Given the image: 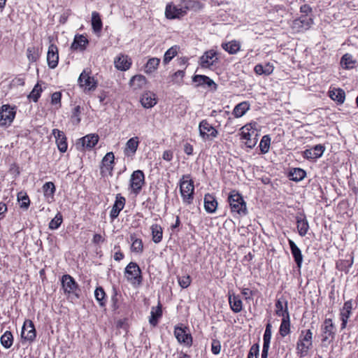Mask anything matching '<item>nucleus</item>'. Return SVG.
<instances>
[{
    "label": "nucleus",
    "mask_w": 358,
    "mask_h": 358,
    "mask_svg": "<svg viewBox=\"0 0 358 358\" xmlns=\"http://www.w3.org/2000/svg\"><path fill=\"white\" fill-rule=\"evenodd\" d=\"M184 5L175 6L168 4L166 7L165 15L169 19L180 18L187 13V10L199 4V2L192 0H185Z\"/></svg>",
    "instance_id": "nucleus-1"
},
{
    "label": "nucleus",
    "mask_w": 358,
    "mask_h": 358,
    "mask_svg": "<svg viewBox=\"0 0 358 358\" xmlns=\"http://www.w3.org/2000/svg\"><path fill=\"white\" fill-rule=\"evenodd\" d=\"M189 178V176H183L180 182V194L183 202L186 204H191L194 199V182L192 180H184Z\"/></svg>",
    "instance_id": "nucleus-2"
},
{
    "label": "nucleus",
    "mask_w": 358,
    "mask_h": 358,
    "mask_svg": "<svg viewBox=\"0 0 358 358\" xmlns=\"http://www.w3.org/2000/svg\"><path fill=\"white\" fill-rule=\"evenodd\" d=\"M231 209L241 215H245L247 213L246 203L243 196L236 191L233 190L230 192L228 197Z\"/></svg>",
    "instance_id": "nucleus-3"
},
{
    "label": "nucleus",
    "mask_w": 358,
    "mask_h": 358,
    "mask_svg": "<svg viewBox=\"0 0 358 358\" xmlns=\"http://www.w3.org/2000/svg\"><path fill=\"white\" fill-rule=\"evenodd\" d=\"M62 287L65 294L69 296H74L76 299L79 298L80 291L78 283L75 281L73 278L69 274L63 275L61 279Z\"/></svg>",
    "instance_id": "nucleus-4"
},
{
    "label": "nucleus",
    "mask_w": 358,
    "mask_h": 358,
    "mask_svg": "<svg viewBox=\"0 0 358 358\" xmlns=\"http://www.w3.org/2000/svg\"><path fill=\"white\" fill-rule=\"evenodd\" d=\"M313 333L310 329L302 331L297 342L296 349L301 356L307 353L312 347Z\"/></svg>",
    "instance_id": "nucleus-5"
},
{
    "label": "nucleus",
    "mask_w": 358,
    "mask_h": 358,
    "mask_svg": "<svg viewBox=\"0 0 358 358\" xmlns=\"http://www.w3.org/2000/svg\"><path fill=\"white\" fill-rule=\"evenodd\" d=\"M125 276L132 284L140 285L142 281L141 271L135 262H130L125 268Z\"/></svg>",
    "instance_id": "nucleus-6"
},
{
    "label": "nucleus",
    "mask_w": 358,
    "mask_h": 358,
    "mask_svg": "<svg viewBox=\"0 0 358 358\" xmlns=\"http://www.w3.org/2000/svg\"><path fill=\"white\" fill-rule=\"evenodd\" d=\"M90 71L84 70L78 80L80 87L83 88L85 92L94 91L97 86L96 81L90 76Z\"/></svg>",
    "instance_id": "nucleus-7"
},
{
    "label": "nucleus",
    "mask_w": 358,
    "mask_h": 358,
    "mask_svg": "<svg viewBox=\"0 0 358 358\" xmlns=\"http://www.w3.org/2000/svg\"><path fill=\"white\" fill-rule=\"evenodd\" d=\"M200 136L205 141H211L218 135L217 130L206 120H202L199 125Z\"/></svg>",
    "instance_id": "nucleus-8"
},
{
    "label": "nucleus",
    "mask_w": 358,
    "mask_h": 358,
    "mask_svg": "<svg viewBox=\"0 0 358 358\" xmlns=\"http://www.w3.org/2000/svg\"><path fill=\"white\" fill-rule=\"evenodd\" d=\"M99 139V138L97 134H91L86 135L78 140L76 143V149L80 151H84L85 149L91 150L97 144Z\"/></svg>",
    "instance_id": "nucleus-9"
},
{
    "label": "nucleus",
    "mask_w": 358,
    "mask_h": 358,
    "mask_svg": "<svg viewBox=\"0 0 358 358\" xmlns=\"http://www.w3.org/2000/svg\"><path fill=\"white\" fill-rule=\"evenodd\" d=\"M145 183V176L142 171L137 170L133 172L130 178V187L132 192L138 194L141 191Z\"/></svg>",
    "instance_id": "nucleus-10"
},
{
    "label": "nucleus",
    "mask_w": 358,
    "mask_h": 358,
    "mask_svg": "<svg viewBox=\"0 0 358 358\" xmlns=\"http://www.w3.org/2000/svg\"><path fill=\"white\" fill-rule=\"evenodd\" d=\"M241 138L245 140V144L248 148H254L257 142V133L249 125H245L241 129Z\"/></svg>",
    "instance_id": "nucleus-11"
},
{
    "label": "nucleus",
    "mask_w": 358,
    "mask_h": 358,
    "mask_svg": "<svg viewBox=\"0 0 358 358\" xmlns=\"http://www.w3.org/2000/svg\"><path fill=\"white\" fill-rule=\"evenodd\" d=\"M174 335L180 343L187 347L192 345V337L188 328L176 327L174 329Z\"/></svg>",
    "instance_id": "nucleus-12"
},
{
    "label": "nucleus",
    "mask_w": 358,
    "mask_h": 358,
    "mask_svg": "<svg viewBox=\"0 0 358 358\" xmlns=\"http://www.w3.org/2000/svg\"><path fill=\"white\" fill-rule=\"evenodd\" d=\"M15 115L14 108L9 105H3L0 108V125L5 126L10 124Z\"/></svg>",
    "instance_id": "nucleus-13"
},
{
    "label": "nucleus",
    "mask_w": 358,
    "mask_h": 358,
    "mask_svg": "<svg viewBox=\"0 0 358 358\" xmlns=\"http://www.w3.org/2000/svg\"><path fill=\"white\" fill-rule=\"evenodd\" d=\"M218 60L217 52L213 50H210L203 53L199 59V64L202 68H210Z\"/></svg>",
    "instance_id": "nucleus-14"
},
{
    "label": "nucleus",
    "mask_w": 358,
    "mask_h": 358,
    "mask_svg": "<svg viewBox=\"0 0 358 358\" xmlns=\"http://www.w3.org/2000/svg\"><path fill=\"white\" fill-rule=\"evenodd\" d=\"M115 156L113 152H108L102 159L101 166V173L104 176L107 173L109 175H112L113 166H114Z\"/></svg>",
    "instance_id": "nucleus-15"
},
{
    "label": "nucleus",
    "mask_w": 358,
    "mask_h": 358,
    "mask_svg": "<svg viewBox=\"0 0 358 358\" xmlns=\"http://www.w3.org/2000/svg\"><path fill=\"white\" fill-rule=\"evenodd\" d=\"M313 20L306 16H301L292 21L291 27L296 32L303 31L310 28Z\"/></svg>",
    "instance_id": "nucleus-16"
},
{
    "label": "nucleus",
    "mask_w": 358,
    "mask_h": 358,
    "mask_svg": "<svg viewBox=\"0 0 358 358\" xmlns=\"http://www.w3.org/2000/svg\"><path fill=\"white\" fill-rule=\"evenodd\" d=\"M36 332L34 323L31 320H26L21 332L22 338L32 342L36 338Z\"/></svg>",
    "instance_id": "nucleus-17"
},
{
    "label": "nucleus",
    "mask_w": 358,
    "mask_h": 358,
    "mask_svg": "<svg viewBox=\"0 0 358 358\" xmlns=\"http://www.w3.org/2000/svg\"><path fill=\"white\" fill-rule=\"evenodd\" d=\"M325 150L324 145L321 144L316 145L310 149H306L303 152V156L308 159H316L320 157Z\"/></svg>",
    "instance_id": "nucleus-18"
},
{
    "label": "nucleus",
    "mask_w": 358,
    "mask_h": 358,
    "mask_svg": "<svg viewBox=\"0 0 358 358\" xmlns=\"http://www.w3.org/2000/svg\"><path fill=\"white\" fill-rule=\"evenodd\" d=\"M59 55L57 47L51 44L48 48L47 62L50 69H55L58 64Z\"/></svg>",
    "instance_id": "nucleus-19"
},
{
    "label": "nucleus",
    "mask_w": 358,
    "mask_h": 358,
    "mask_svg": "<svg viewBox=\"0 0 358 358\" xmlns=\"http://www.w3.org/2000/svg\"><path fill=\"white\" fill-rule=\"evenodd\" d=\"M334 326L331 319H326L324 322V324L322 327V341L326 342L330 338H333L334 336Z\"/></svg>",
    "instance_id": "nucleus-20"
},
{
    "label": "nucleus",
    "mask_w": 358,
    "mask_h": 358,
    "mask_svg": "<svg viewBox=\"0 0 358 358\" xmlns=\"http://www.w3.org/2000/svg\"><path fill=\"white\" fill-rule=\"evenodd\" d=\"M52 134L55 138L59 150L62 152H65L67 150V142L64 133L57 129H54Z\"/></svg>",
    "instance_id": "nucleus-21"
},
{
    "label": "nucleus",
    "mask_w": 358,
    "mask_h": 358,
    "mask_svg": "<svg viewBox=\"0 0 358 358\" xmlns=\"http://www.w3.org/2000/svg\"><path fill=\"white\" fill-rule=\"evenodd\" d=\"M114 64L117 69L127 71L131 65V59L127 55L121 54L115 59Z\"/></svg>",
    "instance_id": "nucleus-22"
},
{
    "label": "nucleus",
    "mask_w": 358,
    "mask_h": 358,
    "mask_svg": "<svg viewBox=\"0 0 358 358\" xmlns=\"http://www.w3.org/2000/svg\"><path fill=\"white\" fill-rule=\"evenodd\" d=\"M125 205V199L120 194L116 196V199L113 208L110 211V216L113 220L116 218L120 212L123 209Z\"/></svg>",
    "instance_id": "nucleus-23"
},
{
    "label": "nucleus",
    "mask_w": 358,
    "mask_h": 358,
    "mask_svg": "<svg viewBox=\"0 0 358 358\" xmlns=\"http://www.w3.org/2000/svg\"><path fill=\"white\" fill-rule=\"evenodd\" d=\"M352 309V303L351 301H348L345 302L343 308L341 311V319L342 320L341 329H345L346 327L348 320L351 315Z\"/></svg>",
    "instance_id": "nucleus-24"
},
{
    "label": "nucleus",
    "mask_w": 358,
    "mask_h": 358,
    "mask_svg": "<svg viewBox=\"0 0 358 358\" xmlns=\"http://www.w3.org/2000/svg\"><path fill=\"white\" fill-rule=\"evenodd\" d=\"M217 208V202L215 197L210 194H206L204 196V208L208 213H213Z\"/></svg>",
    "instance_id": "nucleus-25"
},
{
    "label": "nucleus",
    "mask_w": 358,
    "mask_h": 358,
    "mask_svg": "<svg viewBox=\"0 0 358 358\" xmlns=\"http://www.w3.org/2000/svg\"><path fill=\"white\" fill-rule=\"evenodd\" d=\"M275 314L279 317H285L289 315L287 308V301L282 299H278L275 303Z\"/></svg>",
    "instance_id": "nucleus-26"
},
{
    "label": "nucleus",
    "mask_w": 358,
    "mask_h": 358,
    "mask_svg": "<svg viewBox=\"0 0 358 358\" xmlns=\"http://www.w3.org/2000/svg\"><path fill=\"white\" fill-rule=\"evenodd\" d=\"M141 103L144 108L153 107L157 103L155 94L151 92H145L141 98Z\"/></svg>",
    "instance_id": "nucleus-27"
},
{
    "label": "nucleus",
    "mask_w": 358,
    "mask_h": 358,
    "mask_svg": "<svg viewBox=\"0 0 358 358\" xmlns=\"http://www.w3.org/2000/svg\"><path fill=\"white\" fill-rule=\"evenodd\" d=\"M138 144V137L131 138L126 143L124 150V155L128 157L134 155L137 150Z\"/></svg>",
    "instance_id": "nucleus-28"
},
{
    "label": "nucleus",
    "mask_w": 358,
    "mask_h": 358,
    "mask_svg": "<svg viewBox=\"0 0 358 358\" xmlns=\"http://www.w3.org/2000/svg\"><path fill=\"white\" fill-rule=\"evenodd\" d=\"M88 44V40L83 35L76 36L71 45V48L73 50H83Z\"/></svg>",
    "instance_id": "nucleus-29"
},
{
    "label": "nucleus",
    "mask_w": 358,
    "mask_h": 358,
    "mask_svg": "<svg viewBox=\"0 0 358 358\" xmlns=\"http://www.w3.org/2000/svg\"><path fill=\"white\" fill-rule=\"evenodd\" d=\"M289 245L290 246L292 254L294 258V261L297 264V266L300 268L303 262L301 251L293 241L289 240Z\"/></svg>",
    "instance_id": "nucleus-30"
},
{
    "label": "nucleus",
    "mask_w": 358,
    "mask_h": 358,
    "mask_svg": "<svg viewBox=\"0 0 358 358\" xmlns=\"http://www.w3.org/2000/svg\"><path fill=\"white\" fill-rule=\"evenodd\" d=\"M229 303L231 310L234 313H240L243 308L242 301L240 299L238 295H229Z\"/></svg>",
    "instance_id": "nucleus-31"
},
{
    "label": "nucleus",
    "mask_w": 358,
    "mask_h": 358,
    "mask_svg": "<svg viewBox=\"0 0 358 358\" xmlns=\"http://www.w3.org/2000/svg\"><path fill=\"white\" fill-rule=\"evenodd\" d=\"M193 81L197 83L198 85H206L208 87L213 86L215 90L217 88L215 82L206 76L196 75L193 77Z\"/></svg>",
    "instance_id": "nucleus-32"
},
{
    "label": "nucleus",
    "mask_w": 358,
    "mask_h": 358,
    "mask_svg": "<svg viewBox=\"0 0 358 358\" xmlns=\"http://www.w3.org/2000/svg\"><path fill=\"white\" fill-rule=\"evenodd\" d=\"M146 84V78L142 75H136L131 78L129 85L134 90H139Z\"/></svg>",
    "instance_id": "nucleus-33"
},
{
    "label": "nucleus",
    "mask_w": 358,
    "mask_h": 358,
    "mask_svg": "<svg viewBox=\"0 0 358 358\" xmlns=\"http://www.w3.org/2000/svg\"><path fill=\"white\" fill-rule=\"evenodd\" d=\"M43 191L44 196L48 202L53 200L54 194L55 192V186L52 182H47L43 185Z\"/></svg>",
    "instance_id": "nucleus-34"
},
{
    "label": "nucleus",
    "mask_w": 358,
    "mask_h": 358,
    "mask_svg": "<svg viewBox=\"0 0 358 358\" xmlns=\"http://www.w3.org/2000/svg\"><path fill=\"white\" fill-rule=\"evenodd\" d=\"M151 315L149 320V322L152 326H156L159 318L162 315V306L159 304L156 307H152L150 313Z\"/></svg>",
    "instance_id": "nucleus-35"
},
{
    "label": "nucleus",
    "mask_w": 358,
    "mask_h": 358,
    "mask_svg": "<svg viewBox=\"0 0 358 358\" xmlns=\"http://www.w3.org/2000/svg\"><path fill=\"white\" fill-rule=\"evenodd\" d=\"M222 48L229 54L234 55L239 51L241 45L238 41L234 40L222 43Z\"/></svg>",
    "instance_id": "nucleus-36"
},
{
    "label": "nucleus",
    "mask_w": 358,
    "mask_h": 358,
    "mask_svg": "<svg viewBox=\"0 0 358 358\" xmlns=\"http://www.w3.org/2000/svg\"><path fill=\"white\" fill-rule=\"evenodd\" d=\"M274 67L270 63L266 64L264 66L262 64H257L255 68V72L258 75H266L268 76L273 73Z\"/></svg>",
    "instance_id": "nucleus-37"
},
{
    "label": "nucleus",
    "mask_w": 358,
    "mask_h": 358,
    "mask_svg": "<svg viewBox=\"0 0 358 358\" xmlns=\"http://www.w3.org/2000/svg\"><path fill=\"white\" fill-rule=\"evenodd\" d=\"M152 231V241L155 243L162 241L163 237V229L160 225L157 224H152L150 227Z\"/></svg>",
    "instance_id": "nucleus-38"
},
{
    "label": "nucleus",
    "mask_w": 358,
    "mask_h": 358,
    "mask_svg": "<svg viewBox=\"0 0 358 358\" xmlns=\"http://www.w3.org/2000/svg\"><path fill=\"white\" fill-rule=\"evenodd\" d=\"M306 176V171L300 168H294L290 170L289 177L291 180L299 182L302 180Z\"/></svg>",
    "instance_id": "nucleus-39"
},
{
    "label": "nucleus",
    "mask_w": 358,
    "mask_h": 358,
    "mask_svg": "<svg viewBox=\"0 0 358 358\" xmlns=\"http://www.w3.org/2000/svg\"><path fill=\"white\" fill-rule=\"evenodd\" d=\"M297 229L301 236H305L309 229V224L306 217H296Z\"/></svg>",
    "instance_id": "nucleus-40"
},
{
    "label": "nucleus",
    "mask_w": 358,
    "mask_h": 358,
    "mask_svg": "<svg viewBox=\"0 0 358 358\" xmlns=\"http://www.w3.org/2000/svg\"><path fill=\"white\" fill-rule=\"evenodd\" d=\"M160 64V59L152 57L148 59L145 65V72L146 73H152L155 72Z\"/></svg>",
    "instance_id": "nucleus-41"
},
{
    "label": "nucleus",
    "mask_w": 358,
    "mask_h": 358,
    "mask_svg": "<svg viewBox=\"0 0 358 358\" xmlns=\"http://www.w3.org/2000/svg\"><path fill=\"white\" fill-rule=\"evenodd\" d=\"M92 27L95 33L100 32L102 29V21L99 14L94 11L92 13Z\"/></svg>",
    "instance_id": "nucleus-42"
},
{
    "label": "nucleus",
    "mask_w": 358,
    "mask_h": 358,
    "mask_svg": "<svg viewBox=\"0 0 358 358\" xmlns=\"http://www.w3.org/2000/svg\"><path fill=\"white\" fill-rule=\"evenodd\" d=\"M289 331H290L289 315H287V316L285 317V318L282 319L279 332H280V334L282 337H285L287 334H289Z\"/></svg>",
    "instance_id": "nucleus-43"
},
{
    "label": "nucleus",
    "mask_w": 358,
    "mask_h": 358,
    "mask_svg": "<svg viewBox=\"0 0 358 358\" xmlns=\"http://www.w3.org/2000/svg\"><path fill=\"white\" fill-rule=\"evenodd\" d=\"M330 98L339 103H343L345 101V92L341 89H334L329 92Z\"/></svg>",
    "instance_id": "nucleus-44"
},
{
    "label": "nucleus",
    "mask_w": 358,
    "mask_h": 358,
    "mask_svg": "<svg viewBox=\"0 0 358 358\" xmlns=\"http://www.w3.org/2000/svg\"><path fill=\"white\" fill-rule=\"evenodd\" d=\"M0 342L5 348H10L13 343V336L10 331H6L1 337Z\"/></svg>",
    "instance_id": "nucleus-45"
},
{
    "label": "nucleus",
    "mask_w": 358,
    "mask_h": 358,
    "mask_svg": "<svg viewBox=\"0 0 358 358\" xmlns=\"http://www.w3.org/2000/svg\"><path fill=\"white\" fill-rule=\"evenodd\" d=\"M131 241H132L131 249L132 252L140 253L143 252V245L141 239L136 238L134 234L130 236Z\"/></svg>",
    "instance_id": "nucleus-46"
},
{
    "label": "nucleus",
    "mask_w": 358,
    "mask_h": 358,
    "mask_svg": "<svg viewBox=\"0 0 358 358\" xmlns=\"http://www.w3.org/2000/svg\"><path fill=\"white\" fill-rule=\"evenodd\" d=\"M248 109V104L246 102H241L235 106L233 110V114L236 117H241Z\"/></svg>",
    "instance_id": "nucleus-47"
},
{
    "label": "nucleus",
    "mask_w": 358,
    "mask_h": 358,
    "mask_svg": "<svg viewBox=\"0 0 358 358\" xmlns=\"http://www.w3.org/2000/svg\"><path fill=\"white\" fill-rule=\"evenodd\" d=\"M355 63V61L353 60L352 55L349 54L344 55L341 60V64L343 67L345 69H352Z\"/></svg>",
    "instance_id": "nucleus-48"
},
{
    "label": "nucleus",
    "mask_w": 358,
    "mask_h": 358,
    "mask_svg": "<svg viewBox=\"0 0 358 358\" xmlns=\"http://www.w3.org/2000/svg\"><path fill=\"white\" fill-rule=\"evenodd\" d=\"M178 48L175 45L170 48L164 54L163 62L164 64H168L178 53Z\"/></svg>",
    "instance_id": "nucleus-49"
},
{
    "label": "nucleus",
    "mask_w": 358,
    "mask_h": 358,
    "mask_svg": "<svg viewBox=\"0 0 358 358\" xmlns=\"http://www.w3.org/2000/svg\"><path fill=\"white\" fill-rule=\"evenodd\" d=\"M94 296L99 305L101 306H104L106 303V294L103 289L101 287H97L94 291Z\"/></svg>",
    "instance_id": "nucleus-50"
},
{
    "label": "nucleus",
    "mask_w": 358,
    "mask_h": 358,
    "mask_svg": "<svg viewBox=\"0 0 358 358\" xmlns=\"http://www.w3.org/2000/svg\"><path fill=\"white\" fill-rule=\"evenodd\" d=\"M27 56L29 61H30L31 62H36L37 59L39 58V54H38V50L34 46L29 47L27 49Z\"/></svg>",
    "instance_id": "nucleus-51"
},
{
    "label": "nucleus",
    "mask_w": 358,
    "mask_h": 358,
    "mask_svg": "<svg viewBox=\"0 0 358 358\" xmlns=\"http://www.w3.org/2000/svg\"><path fill=\"white\" fill-rule=\"evenodd\" d=\"M41 87L38 84H36L33 88L32 91L28 95V99L32 100L34 102H37L41 96Z\"/></svg>",
    "instance_id": "nucleus-52"
},
{
    "label": "nucleus",
    "mask_w": 358,
    "mask_h": 358,
    "mask_svg": "<svg viewBox=\"0 0 358 358\" xmlns=\"http://www.w3.org/2000/svg\"><path fill=\"white\" fill-rule=\"evenodd\" d=\"M271 324L267 323L266 325V329L263 336L264 344L263 346H270V342L271 338Z\"/></svg>",
    "instance_id": "nucleus-53"
},
{
    "label": "nucleus",
    "mask_w": 358,
    "mask_h": 358,
    "mask_svg": "<svg viewBox=\"0 0 358 358\" xmlns=\"http://www.w3.org/2000/svg\"><path fill=\"white\" fill-rule=\"evenodd\" d=\"M271 138L268 136H264L260 141L259 147L262 153L265 154L268 152L270 147Z\"/></svg>",
    "instance_id": "nucleus-54"
},
{
    "label": "nucleus",
    "mask_w": 358,
    "mask_h": 358,
    "mask_svg": "<svg viewBox=\"0 0 358 358\" xmlns=\"http://www.w3.org/2000/svg\"><path fill=\"white\" fill-rule=\"evenodd\" d=\"M17 199L21 201L20 207L24 209H27L30 204V200L26 193L20 192L17 194Z\"/></svg>",
    "instance_id": "nucleus-55"
},
{
    "label": "nucleus",
    "mask_w": 358,
    "mask_h": 358,
    "mask_svg": "<svg viewBox=\"0 0 358 358\" xmlns=\"http://www.w3.org/2000/svg\"><path fill=\"white\" fill-rule=\"evenodd\" d=\"M62 222V216L60 213H57L56 216L50 222L49 228L50 229H57Z\"/></svg>",
    "instance_id": "nucleus-56"
},
{
    "label": "nucleus",
    "mask_w": 358,
    "mask_h": 358,
    "mask_svg": "<svg viewBox=\"0 0 358 358\" xmlns=\"http://www.w3.org/2000/svg\"><path fill=\"white\" fill-rule=\"evenodd\" d=\"M178 283L182 288H187L191 283V278L189 275L182 276L178 278Z\"/></svg>",
    "instance_id": "nucleus-57"
},
{
    "label": "nucleus",
    "mask_w": 358,
    "mask_h": 358,
    "mask_svg": "<svg viewBox=\"0 0 358 358\" xmlns=\"http://www.w3.org/2000/svg\"><path fill=\"white\" fill-rule=\"evenodd\" d=\"M259 347L258 344H254L250 349L248 358H258Z\"/></svg>",
    "instance_id": "nucleus-58"
},
{
    "label": "nucleus",
    "mask_w": 358,
    "mask_h": 358,
    "mask_svg": "<svg viewBox=\"0 0 358 358\" xmlns=\"http://www.w3.org/2000/svg\"><path fill=\"white\" fill-rule=\"evenodd\" d=\"M184 76L185 72L183 71L178 70L173 73L172 76V80L173 82L179 83L182 80Z\"/></svg>",
    "instance_id": "nucleus-59"
},
{
    "label": "nucleus",
    "mask_w": 358,
    "mask_h": 358,
    "mask_svg": "<svg viewBox=\"0 0 358 358\" xmlns=\"http://www.w3.org/2000/svg\"><path fill=\"white\" fill-rule=\"evenodd\" d=\"M221 350V345L219 341L213 340L211 345V351L214 355L220 353Z\"/></svg>",
    "instance_id": "nucleus-60"
},
{
    "label": "nucleus",
    "mask_w": 358,
    "mask_h": 358,
    "mask_svg": "<svg viewBox=\"0 0 358 358\" xmlns=\"http://www.w3.org/2000/svg\"><path fill=\"white\" fill-rule=\"evenodd\" d=\"M62 94L59 92H54L52 94L51 103L53 105L60 104Z\"/></svg>",
    "instance_id": "nucleus-61"
},
{
    "label": "nucleus",
    "mask_w": 358,
    "mask_h": 358,
    "mask_svg": "<svg viewBox=\"0 0 358 358\" xmlns=\"http://www.w3.org/2000/svg\"><path fill=\"white\" fill-rule=\"evenodd\" d=\"M300 11L301 13H304V16L306 17L308 14L312 12V8L308 4H303L301 6Z\"/></svg>",
    "instance_id": "nucleus-62"
},
{
    "label": "nucleus",
    "mask_w": 358,
    "mask_h": 358,
    "mask_svg": "<svg viewBox=\"0 0 358 358\" xmlns=\"http://www.w3.org/2000/svg\"><path fill=\"white\" fill-rule=\"evenodd\" d=\"M173 152L171 150H166L163 152L162 158L168 162H170L173 159Z\"/></svg>",
    "instance_id": "nucleus-63"
},
{
    "label": "nucleus",
    "mask_w": 358,
    "mask_h": 358,
    "mask_svg": "<svg viewBox=\"0 0 358 358\" xmlns=\"http://www.w3.org/2000/svg\"><path fill=\"white\" fill-rule=\"evenodd\" d=\"M184 152L188 155H192L193 153V146L188 143H186L185 145H184Z\"/></svg>",
    "instance_id": "nucleus-64"
}]
</instances>
